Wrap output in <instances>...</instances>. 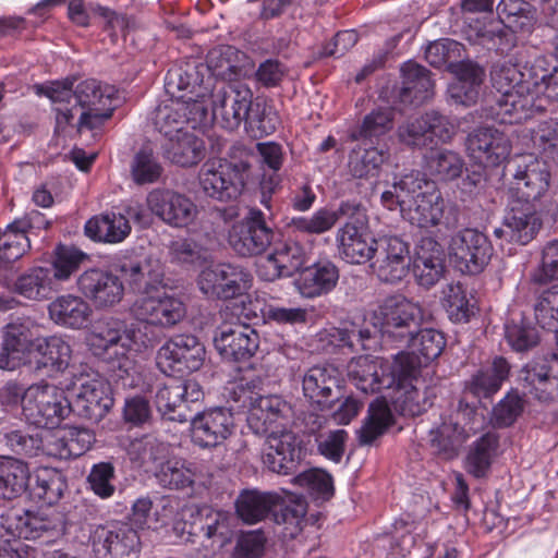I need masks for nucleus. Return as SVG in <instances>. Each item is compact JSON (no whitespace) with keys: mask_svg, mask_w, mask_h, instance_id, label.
Masks as SVG:
<instances>
[{"mask_svg":"<svg viewBox=\"0 0 558 558\" xmlns=\"http://www.w3.org/2000/svg\"><path fill=\"white\" fill-rule=\"evenodd\" d=\"M530 62L523 66L510 60L497 63L490 71L492 85L499 94L486 109V117L500 124H515L530 118L534 106V84L529 77Z\"/></svg>","mask_w":558,"mask_h":558,"instance_id":"1","label":"nucleus"},{"mask_svg":"<svg viewBox=\"0 0 558 558\" xmlns=\"http://www.w3.org/2000/svg\"><path fill=\"white\" fill-rule=\"evenodd\" d=\"M147 340L138 328L122 329L117 320H108L94 326L87 344L95 356L109 364L113 377L123 380L132 367L130 351L147 348Z\"/></svg>","mask_w":558,"mask_h":558,"instance_id":"2","label":"nucleus"},{"mask_svg":"<svg viewBox=\"0 0 558 558\" xmlns=\"http://www.w3.org/2000/svg\"><path fill=\"white\" fill-rule=\"evenodd\" d=\"M372 320L385 342L409 347L422 325L423 310L404 295H389L374 310Z\"/></svg>","mask_w":558,"mask_h":558,"instance_id":"3","label":"nucleus"},{"mask_svg":"<svg viewBox=\"0 0 558 558\" xmlns=\"http://www.w3.org/2000/svg\"><path fill=\"white\" fill-rule=\"evenodd\" d=\"M339 219L347 218L344 226L338 229L336 241L339 255L350 264H364L374 257L375 243L366 232V210L356 201L341 202L338 207Z\"/></svg>","mask_w":558,"mask_h":558,"instance_id":"4","label":"nucleus"},{"mask_svg":"<svg viewBox=\"0 0 558 558\" xmlns=\"http://www.w3.org/2000/svg\"><path fill=\"white\" fill-rule=\"evenodd\" d=\"M71 412L64 391L54 385H31L23 393L22 414L25 421L39 428L58 427Z\"/></svg>","mask_w":558,"mask_h":558,"instance_id":"5","label":"nucleus"},{"mask_svg":"<svg viewBox=\"0 0 558 558\" xmlns=\"http://www.w3.org/2000/svg\"><path fill=\"white\" fill-rule=\"evenodd\" d=\"M248 168V162L243 160L209 159L198 173L201 189L206 196L220 202L235 199L244 187Z\"/></svg>","mask_w":558,"mask_h":558,"instance_id":"6","label":"nucleus"},{"mask_svg":"<svg viewBox=\"0 0 558 558\" xmlns=\"http://www.w3.org/2000/svg\"><path fill=\"white\" fill-rule=\"evenodd\" d=\"M206 349L194 335H174L157 351L158 368L168 376L198 371L205 361Z\"/></svg>","mask_w":558,"mask_h":558,"instance_id":"7","label":"nucleus"},{"mask_svg":"<svg viewBox=\"0 0 558 558\" xmlns=\"http://www.w3.org/2000/svg\"><path fill=\"white\" fill-rule=\"evenodd\" d=\"M252 281V274L245 267L219 263L201 271L197 286L208 299L228 301L246 293Z\"/></svg>","mask_w":558,"mask_h":558,"instance_id":"8","label":"nucleus"},{"mask_svg":"<svg viewBox=\"0 0 558 558\" xmlns=\"http://www.w3.org/2000/svg\"><path fill=\"white\" fill-rule=\"evenodd\" d=\"M208 114V105L204 97L197 95V99L183 96L178 99L160 104L154 113V125L166 140L181 132L186 131V126L196 129L204 123Z\"/></svg>","mask_w":558,"mask_h":558,"instance_id":"9","label":"nucleus"},{"mask_svg":"<svg viewBox=\"0 0 558 558\" xmlns=\"http://www.w3.org/2000/svg\"><path fill=\"white\" fill-rule=\"evenodd\" d=\"M275 230L267 222L259 208L252 207L228 232V243L232 251L242 257L263 254L271 245Z\"/></svg>","mask_w":558,"mask_h":558,"instance_id":"10","label":"nucleus"},{"mask_svg":"<svg viewBox=\"0 0 558 558\" xmlns=\"http://www.w3.org/2000/svg\"><path fill=\"white\" fill-rule=\"evenodd\" d=\"M123 284L137 296L157 293L168 287L166 266L153 255H133L121 257L117 265Z\"/></svg>","mask_w":558,"mask_h":558,"instance_id":"11","label":"nucleus"},{"mask_svg":"<svg viewBox=\"0 0 558 558\" xmlns=\"http://www.w3.org/2000/svg\"><path fill=\"white\" fill-rule=\"evenodd\" d=\"M456 134L454 123L445 114L430 110L399 125V141L411 148H433L438 142H451Z\"/></svg>","mask_w":558,"mask_h":558,"instance_id":"12","label":"nucleus"},{"mask_svg":"<svg viewBox=\"0 0 558 558\" xmlns=\"http://www.w3.org/2000/svg\"><path fill=\"white\" fill-rule=\"evenodd\" d=\"M113 87L102 85L94 78L80 82L74 89V106L80 111L77 130H94L111 118Z\"/></svg>","mask_w":558,"mask_h":558,"instance_id":"13","label":"nucleus"},{"mask_svg":"<svg viewBox=\"0 0 558 558\" xmlns=\"http://www.w3.org/2000/svg\"><path fill=\"white\" fill-rule=\"evenodd\" d=\"M493 255L488 238L476 229L465 228L450 241L449 256L462 274L477 275L484 270Z\"/></svg>","mask_w":558,"mask_h":558,"instance_id":"14","label":"nucleus"},{"mask_svg":"<svg viewBox=\"0 0 558 558\" xmlns=\"http://www.w3.org/2000/svg\"><path fill=\"white\" fill-rule=\"evenodd\" d=\"M398 375L404 376L397 369L396 355L392 362L374 359L369 355H360L353 357L348 364L350 380L364 393L389 390L395 386Z\"/></svg>","mask_w":558,"mask_h":558,"instance_id":"15","label":"nucleus"},{"mask_svg":"<svg viewBox=\"0 0 558 558\" xmlns=\"http://www.w3.org/2000/svg\"><path fill=\"white\" fill-rule=\"evenodd\" d=\"M542 227L536 203L509 198L502 225L494 230V235L509 243L526 245L538 233Z\"/></svg>","mask_w":558,"mask_h":558,"instance_id":"16","label":"nucleus"},{"mask_svg":"<svg viewBox=\"0 0 558 558\" xmlns=\"http://www.w3.org/2000/svg\"><path fill=\"white\" fill-rule=\"evenodd\" d=\"M185 305L165 290L137 296L131 306L133 317L150 326L170 328L185 316Z\"/></svg>","mask_w":558,"mask_h":558,"instance_id":"17","label":"nucleus"},{"mask_svg":"<svg viewBox=\"0 0 558 558\" xmlns=\"http://www.w3.org/2000/svg\"><path fill=\"white\" fill-rule=\"evenodd\" d=\"M470 159L485 168L501 165L511 153V142L504 130L480 126L470 132L465 140Z\"/></svg>","mask_w":558,"mask_h":558,"instance_id":"18","label":"nucleus"},{"mask_svg":"<svg viewBox=\"0 0 558 558\" xmlns=\"http://www.w3.org/2000/svg\"><path fill=\"white\" fill-rule=\"evenodd\" d=\"M76 286L78 292L97 310L113 307L124 296L121 276L98 267L83 271L76 279Z\"/></svg>","mask_w":558,"mask_h":558,"instance_id":"19","label":"nucleus"},{"mask_svg":"<svg viewBox=\"0 0 558 558\" xmlns=\"http://www.w3.org/2000/svg\"><path fill=\"white\" fill-rule=\"evenodd\" d=\"M149 210L173 228H186L198 215L196 204L186 195L168 189H155L146 197Z\"/></svg>","mask_w":558,"mask_h":558,"instance_id":"20","label":"nucleus"},{"mask_svg":"<svg viewBox=\"0 0 558 558\" xmlns=\"http://www.w3.org/2000/svg\"><path fill=\"white\" fill-rule=\"evenodd\" d=\"M92 544L98 558H130L140 550V536L130 524L112 522L98 525L92 533Z\"/></svg>","mask_w":558,"mask_h":558,"instance_id":"21","label":"nucleus"},{"mask_svg":"<svg viewBox=\"0 0 558 558\" xmlns=\"http://www.w3.org/2000/svg\"><path fill=\"white\" fill-rule=\"evenodd\" d=\"M374 258L372 266L383 282H399L409 272L411 262L409 244L399 236L379 238L375 243Z\"/></svg>","mask_w":558,"mask_h":558,"instance_id":"22","label":"nucleus"},{"mask_svg":"<svg viewBox=\"0 0 558 558\" xmlns=\"http://www.w3.org/2000/svg\"><path fill=\"white\" fill-rule=\"evenodd\" d=\"M268 434V446L262 457L264 465L278 474L294 473L303 458L301 439L295 433L287 429H275Z\"/></svg>","mask_w":558,"mask_h":558,"instance_id":"23","label":"nucleus"},{"mask_svg":"<svg viewBox=\"0 0 558 558\" xmlns=\"http://www.w3.org/2000/svg\"><path fill=\"white\" fill-rule=\"evenodd\" d=\"M192 439L202 448L222 445L234 432L235 423L230 409L211 408L198 413L191 422Z\"/></svg>","mask_w":558,"mask_h":558,"instance_id":"24","label":"nucleus"},{"mask_svg":"<svg viewBox=\"0 0 558 558\" xmlns=\"http://www.w3.org/2000/svg\"><path fill=\"white\" fill-rule=\"evenodd\" d=\"M214 344L222 359L241 362L250 360L256 353L259 337L247 324H226L216 330Z\"/></svg>","mask_w":558,"mask_h":558,"instance_id":"25","label":"nucleus"},{"mask_svg":"<svg viewBox=\"0 0 558 558\" xmlns=\"http://www.w3.org/2000/svg\"><path fill=\"white\" fill-rule=\"evenodd\" d=\"M410 345L413 347V351H401L396 354L397 369L405 376L417 374L422 366L436 360L446 347V339L436 329L420 328Z\"/></svg>","mask_w":558,"mask_h":558,"instance_id":"26","label":"nucleus"},{"mask_svg":"<svg viewBox=\"0 0 558 558\" xmlns=\"http://www.w3.org/2000/svg\"><path fill=\"white\" fill-rule=\"evenodd\" d=\"M247 415V423L255 434L265 435L278 427H284L293 418L292 404L279 395L255 398Z\"/></svg>","mask_w":558,"mask_h":558,"instance_id":"27","label":"nucleus"},{"mask_svg":"<svg viewBox=\"0 0 558 558\" xmlns=\"http://www.w3.org/2000/svg\"><path fill=\"white\" fill-rule=\"evenodd\" d=\"M305 262L306 252L304 246L289 240L277 245L272 253L258 262L257 275L265 281L291 277L302 269Z\"/></svg>","mask_w":558,"mask_h":558,"instance_id":"28","label":"nucleus"},{"mask_svg":"<svg viewBox=\"0 0 558 558\" xmlns=\"http://www.w3.org/2000/svg\"><path fill=\"white\" fill-rule=\"evenodd\" d=\"M253 104L250 88L229 85L214 95L213 116L221 120L225 129L232 131L246 122Z\"/></svg>","mask_w":558,"mask_h":558,"instance_id":"29","label":"nucleus"},{"mask_svg":"<svg viewBox=\"0 0 558 558\" xmlns=\"http://www.w3.org/2000/svg\"><path fill=\"white\" fill-rule=\"evenodd\" d=\"M549 182L550 172L546 161L534 158L518 166L509 189V198L535 203L547 192Z\"/></svg>","mask_w":558,"mask_h":558,"instance_id":"30","label":"nucleus"},{"mask_svg":"<svg viewBox=\"0 0 558 558\" xmlns=\"http://www.w3.org/2000/svg\"><path fill=\"white\" fill-rule=\"evenodd\" d=\"M113 403L110 384L101 377H95L81 384L73 407L80 416L98 422L107 415Z\"/></svg>","mask_w":558,"mask_h":558,"instance_id":"31","label":"nucleus"},{"mask_svg":"<svg viewBox=\"0 0 558 558\" xmlns=\"http://www.w3.org/2000/svg\"><path fill=\"white\" fill-rule=\"evenodd\" d=\"M52 529L48 518L31 511L12 508L0 515L2 539H36Z\"/></svg>","mask_w":558,"mask_h":558,"instance_id":"32","label":"nucleus"},{"mask_svg":"<svg viewBox=\"0 0 558 558\" xmlns=\"http://www.w3.org/2000/svg\"><path fill=\"white\" fill-rule=\"evenodd\" d=\"M412 271L416 282L424 288L435 286L444 275V251L432 238H424L415 248Z\"/></svg>","mask_w":558,"mask_h":558,"instance_id":"33","label":"nucleus"},{"mask_svg":"<svg viewBox=\"0 0 558 558\" xmlns=\"http://www.w3.org/2000/svg\"><path fill=\"white\" fill-rule=\"evenodd\" d=\"M446 202L436 184H428L425 193L416 198L413 206L405 209L402 215L412 225L420 228L436 227L439 225L449 226V218L445 216Z\"/></svg>","mask_w":558,"mask_h":558,"instance_id":"34","label":"nucleus"},{"mask_svg":"<svg viewBox=\"0 0 558 558\" xmlns=\"http://www.w3.org/2000/svg\"><path fill=\"white\" fill-rule=\"evenodd\" d=\"M428 184H436L434 180L427 179L425 172L412 170L403 174L398 181H395L391 189L383 192L381 203L389 210L397 207L401 213L413 206L421 193H425Z\"/></svg>","mask_w":558,"mask_h":558,"instance_id":"35","label":"nucleus"},{"mask_svg":"<svg viewBox=\"0 0 558 558\" xmlns=\"http://www.w3.org/2000/svg\"><path fill=\"white\" fill-rule=\"evenodd\" d=\"M335 369L328 367H311L303 376V393L320 409L330 408L339 400V379Z\"/></svg>","mask_w":558,"mask_h":558,"instance_id":"36","label":"nucleus"},{"mask_svg":"<svg viewBox=\"0 0 558 558\" xmlns=\"http://www.w3.org/2000/svg\"><path fill=\"white\" fill-rule=\"evenodd\" d=\"M161 151L171 163L190 168L205 158L206 146L203 138L186 130L167 138L161 145Z\"/></svg>","mask_w":558,"mask_h":558,"instance_id":"37","label":"nucleus"},{"mask_svg":"<svg viewBox=\"0 0 558 558\" xmlns=\"http://www.w3.org/2000/svg\"><path fill=\"white\" fill-rule=\"evenodd\" d=\"M510 364L502 356H496L490 366L475 372L464 384V393L481 399H492L502 387L510 374Z\"/></svg>","mask_w":558,"mask_h":558,"instance_id":"38","label":"nucleus"},{"mask_svg":"<svg viewBox=\"0 0 558 558\" xmlns=\"http://www.w3.org/2000/svg\"><path fill=\"white\" fill-rule=\"evenodd\" d=\"M34 335L28 323L13 322L5 326L0 351V368L14 369L21 355L34 351Z\"/></svg>","mask_w":558,"mask_h":558,"instance_id":"39","label":"nucleus"},{"mask_svg":"<svg viewBox=\"0 0 558 558\" xmlns=\"http://www.w3.org/2000/svg\"><path fill=\"white\" fill-rule=\"evenodd\" d=\"M74 78L66 77L61 81L49 82L39 86L38 94L46 96L53 104L56 112V132H63L72 125L76 116V106L71 105L74 100Z\"/></svg>","mask_w":558,"mask_h":558,"instance_id":"40","label":"nucleus"},{"mask_svg":"<svg viewBox=\"0 0 558 558\" xmlns=\"http://www.w3.org/2000/svg\"><path fill=\"white\" fill-rule=\"evenodd\" d=\"M132 227L125 215L107 211L88 219L84 226L87 238L95 242L117 244L131 233Z\"/></svg>","mask_w":558,"mask_h":558,"instance_id":"41","label":"nucleus"},{"mask_svg":"<svg viewBox=\"0 0 558 558\" xmlns=\"http://www.w3.org/2000/svg\"><path fill=\"white\" fill-rule=\"evenodd\" d=\"M453 73L457 80L448 88L450 97L466 107L474 105L484 82L485 70L472 61H462L454 65Z\"/></svg>","mask_w":558,"mask_h":558,"instance_id":"42","label":"nucleus"},{"mask_svg":"<svg viewBox=\"0 0 558 558\" xmlns=\"http://www.w3.org/2000/svg\"><path fill=\"white\" fill-rule=\"evenodd\" d=\"M34 352L36 369L47 373H63L72 359L71 345L57 336L35 339Z\"/></svg>","mask_w":558,"mask_h":558,"instance_id":"43","label":"nucleus"},{"mask_svg":"<svg viewBox=\"0 0 558 558\" xmlns=\"http://www.w3.org/2000/svg\"><path fill=\"white\" fill-rule=\"evenodd\" d=\"M338 280L337 266L330 260H319L302 271L298 287L303 296L314 299L332 291Z\"/></svg>","mask_w":558,"mask_h":558,"instance_id":"44","label":"nucleus"},{"mask_svg":"<svg viewBox=\"0 0 558 558\" xmlns=\"http://www.w3.org/2000/svg\"><path fill=\"white\" fill-rule=\"evenodd\" d=\"M31 481L29 464L19 458L0 456V498L12 500L27 492Z\"/></svg>","mask_w":558,"mask_h":558,"instance_id":"45","label":"nucleus"},{"mask_svg":"<svg viewBox=\"0 0 558 558\" xmlns=\"http://www.w3.org/2000/svg\"><path fill=\"white\" fill-rule=\"evenodd\" d=\"M422 167L425 173L435 180L449 182L462 174L464 160L459 153L452 149L433 147L423 155Z\"/></svg>","mask_w":558,"mask_h":558,"instance_id":"46","label":"nucleus"},{"mask_svg":"<svg viewBox=\"0 0 558 558\" xmlns=\"http://www.w3.org/2000/svg\"><path fill=\"white\" fill-rule=\"evenodd\" d=\"M61 289L48 267H33L21 275L15 283L14 291L29 300H48Z\"/></svg>","mask_w":558,"mask_h":558,"instance_id":"47","label":"nucleus"},{"mask_svg":"<svg viewBox=\"0 0 558 558\" xmlns=\"http://www.w3.org/2000/svg\"><path fill=\"white\" fill-rule=\"evenodd\" d=\"M395 424V416L387 397H379L368 405L367 415L357 430V440L362 446H371Z\"/></svg>","mask_w":558,"mask_h":558,"instance_id":"48","label":"nucleus"},{"mask_svg":"<svg viewBox=\"0 0 558 558\" xmlns=\"http://www.w3.org/2000/svg\"><path fill=\"white\" fill-rule=\"evenodd\" d=\"M417 374L409 376L398 375L392 390L387 397L395 404V408L402 415L417 416L425 412L430 405L429 400L422 393L416 386L413 385Z\"/></svg>","mask_w":558,"mask_h":558,"instance_id":"49","label":"nucleus"},{"mask_svg":"<svg viewBox=\"0 0 558 558\" xmlns=\"http://www.w3.org/2000/svg\"><path fill=\"white\" fill-rule=\"evenodd\" d=\"M402 87L400 96L403 101L422 104L433 96L434 82L429 71L412 61L401 66Z\"/></svg>","mask_w":558,"mask_h":558,"instance_id":"50","label":"nucleus"},{"mask_svg":"<svg viewBox=\"0 0 558 558\" xmlns=\"http://www.w3.org/2000/svg\"><path fill=\"white\" fill-rule=\"evenodd\" d=\"M49 315L58 325L70 328H81L90 314L88 303L81 296L65 294L58 296L49 304Z\"/></svg>","mask_w":558,"mask_h":558,"instance_id":"51","label":"nucleus"},{"mask_svg":"<svg viewBox=\"0 0 558 558\" xmlns=\"http://www.w3.org/2000/svg\"><path fill=\"white\" fill-rule=\"evenodd\" d=\"M276 507H278V495L258 490H244L235 501L239 518L247 524L264 520Z\"/></svg>","mask_w":558,"mask_h":558,"instance_id":"52","label":"nucleus"},{"mask_svg":"<svg viewBox=\"0 0 558 558\" xmlns=\"http://www.w3.org/2000/svg\"><path fill=\"white\" fill-rule=\"evenodd\" d=\"M466 437L464 428L452 420L442 421L439 426L429 432V442L434 452L445 460L458 457L459 449Z\"/></svg>","mask_w":558,"mask_h":558,"instance_id":"53","label":"nucleus"},{"mask_svg":"<svg viewBox=\"0 0 558 558\" xmlns=\"http://www.w3.org/2000/svg\"><path fill=\"white\" fill-rule=\"evenodd\" d=\"M530 80L534 84L533 96L543 94L558 101V59L554 56H537L530 61Z\"/></svg>","mask_w":558,"mask_h":558,"instance_id":"54","label":"nucleus"},{"mask_svg":"<svg viewBox=\"0 0 558 558\" xmlns=\"http://www.w3.org/2000/svg\"><path fill=\"white\" fill-rule=\"evenodd\" d=\"M496 11L499 21L514 33H530L536 23L535 8L524 0H501Z\"/></svg>","mask_w":558,"mask_h":558,"instance_id":"55","label":"nucleus"},{"mask_svg":"<svg viewBox=\"0 0 558 558\" xmlns=\"http://www.w3.org/2000/svg\"><path fill=\"white\" fill-rule=\"evenodd\" d=\"M497 448L498 437L493 433H486L476 439L470 446L465 457L466 472L475 478L485 477L490 470Z\"/></svg>","mask_w":558,"mask_h":558,"instance_id":"56","label":"nucleus"},{"mask_svg":"<svg viewBox=\"0 0 558 558\" xmlns=\"http://www.w3.org/2000/svg\"><path fill=\"white\" fill-rule=\"evenodd\" d=\"M199 469L195 462L183 459H170L161 463L155 476L165 488H185L198 476Z\"/></svg>","mask_w":558,"mask_h":558,"instance_id":"57","label":"nucleus"},{"mask_svg":"<svg viewBox=\"0 0 558 558\" xmlns=\"http://www.w3.org/2000/svg\"><path fill=\"white\" fill-rule=\"evenodd\" d=\"M307 504L301 497L281 501L278 496V507L272 511L277 524L283 525L284 537L295 538L303 530Z\"/></svg>","mask_w":558,"mask_h":558,"instance_id":"58","label":"nucleus"},{"mask_svg":"<svg viewBox=\"0 0 558 558\" xmlns=\"http://www.w3.org/2000/svg\"><path fill=\"white\" fill-rule=\"evenodd\" d=\"M88 255L73 245L58 244L51 253V271L59 287L75 274Z\"/></svg>","mask_w":558,"mask_h":558,"instance_id":"59","label":"nucleus"},{"mask_svg":"<svg viewBox=\"0 0 558 558\" xmlns=\"http://www.w3.org/2000/svg\"><path fill=\"white\" fill-rule=\"evenodd\" d=\"M389 153L384 148H354L349 156V171L354 178L367 179L376 177L381 165L388 159Z\"/></svg>","mask_w":558,"mask_h":558,"instance_id":"60","label":"nucleus"},{"mask_svg":"<svg viewBox=\"0 0 558 558\" xmlns=\"http://www.w3.org/2000/svg\"><path fill=\"white\" fill-rule=\"evenodd\" d=\"M155 404L162 417L180 423L187 421L186 413L182 411L184 403L179 379H171L157 389Z\"/></svg>","mask_w":558,"mask_h":558,"instance_id":"61","label":"nucleus"},{"mask_svg":"<svg viewBox=\"0 0 558 558\" xmlns=\"http://www.w3.org/2000/svg\"><path fill=\"white\" fill-rule=\"evenodd\" d=\"M163 167L151 147L143 146L131 162V177L137 185L153 184L159 181Z\"/></svg>","mask_w":558,"mask_h":558,"instance_id":"62","label":"nucleus"},{"mask_svg":"<svg viewBox=\"0 0 558 558\" xmlns=\"http://www.w3.org/2000/svg\"><path fill=\"white\" fill-rule=\"evenodd\" d=\"M393 111L390 108H378L366 114L357 130L351 133L353 141L379 138L393 128Z\"/></svg>","mask_w":558,"mask_h":558,"instance_id":"63","label":"nucleus"},{"mask_svg":"<svg viewBox=\"0 0 558 558\" xmlns=\"http://www.w3.org/2000/svg\"><path fill=\"white\" fill-rule=\"evenodd\" d=\"M530 141L535 153L558 160V121L554 119L539 122L530 130Z\"/></svg>","mask_w":558,"mask_h":558,"instance_id":"64","label":"nucleus"}]
</instances>
